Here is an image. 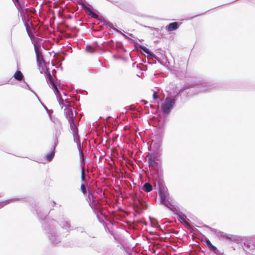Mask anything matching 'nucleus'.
<instances>
[{
  "label": "nucleus",
  "mask_w": 255,
  "mask_h": 255,
  "mask_svg": "<svg viewBox=\"0 0 255 255\" xmlns=\"http://www.w3.org/2000/svg\"><path fill=\"white\" fill-rule=\"evenodd\" d=\"M145 158L147 159L149 167L152 168L155 171H158L160 168V165L157 162V157L148 153Z\"/></svg>",
  "instance_id": "obj_1"
},
{
  "label": "nucleus",
  "mask_w": 255,
  "mask_h": 255,
  "mask_svg": "<svg viewBox=\"0 0 255 255\" xmlns=\"http://www.w3.org/2000/svg\"><path fill=\"white\" fill-rule=\"evenodd\" d=\"M175 102V99H170L169 98H166L165 100L164 103L161 106L163 113L164 114H168L172 108Z\"/></svg>",
  "instance_id": "obj_2"
},
{
  "label": "nucleus",
  "mask_w": 255,
  "mask_h": 255,
  "mask_svg": "<svg viewBox=\"0 0 255 255\" xmlns=\"http://www.w3.org/2000/svg\"><path fill=\"white\" fill-rule=\"evenodd\" d=\"M202 241L203 244L210 250L213 252H215L217 250L216 247L211 244V242L209 241V239H205V240H202Z\"/></svg>",
  "instance_id": "obj_3"
},
{
  "label": "nucleus",
  "mask_w": 255,
  "mask_h": 255,
  "mask_svg": "<svg viewBox=\"0 0 255 255\" xmlns=\"http://www.w3.org/2000/svg\"><path fill=\"white\" fill-rule=\"evenodd\" d=\"M83 8H84L85 11L91 17L95 18H98V15L97 14H96L94 12H93L90 7L84 5Z\"/></svg>",
  "instance_id": "obj_4"
},
{
  "label": "nucleus",
  "mask_w": 255,
  "mask_h": 255,
  "mask_svg": "<svg viewBox=\"0 0 255 255\" xmlns=\"http://www.w3.org/2000/svg\"><path fill=\"white\" fill-rule=\"evenodd\" d=\"M178 23L177 22H173L169 23L166 26V29L168 31H171L176 29L178 27Z\"/></svg>",
  "instance_id": "obj_5"
},
{
  "label": "nucleus",
  "mask_w": 255,
  "mask_h": 255,
  "mask_svg": "<svg viewBox=\"0 0 255 255\" xmlns=\"http://www.w3.org/2000/svg\"><path fill=\"white\" fill-rule=\"evenodd\" d=\"M55 155V149H52L47 154L44 156V159L48 162L51 161Z\"/></svg>",
  "instance_id": "obj_6"
},
{
  "label": "nucleus",
  "mask_w": 255,
  "mask_h": 255,
  "mask_svg": "<svg viewBox=\"0 0 255 255\" xmlns=\"http://www.w3.org/2000/svg\"><path fill=\"white\" fill-rule=\"evenodd\" d=\"M35 51L36 55V59L37 63L39 62H44L43 56L41 53L39 52L36 46H35Z\"/></svg>",
  "instance_id": "obj_7"
},
{
  "label": "nucleus",
  "mask_w": 255,
  "mask_h": 255,
  "mask_svg": "<svg viewBox=\"0 0 255 255\" xmlns=\"http://www.w3.org/2000/svg\"><path fill=\"white\" fill-rule=\"evenodd\" d=\"M66 116L68 119H71L72 121L73 122V109L72 108H67L66 110Z\"/></svg>",
  "instance_id": "obj_8"
},
{
  "label": "nucleus",
  "mask_w": 255,
  "mask_h": 255,
  "mask_svg": "<svg viewBox=\"0 0 255 255\" xmlns=\"http://www.w3.org/2000/svg\"><path fill=\"white\" fill-rule=\"evenodd\" d=\"M14 78L18 81H21L23 78L22 73L20 71H16L13 75Z\"/></svg>",
  "instance_id": "obj_9"
},
{
  "label": "nucleus",
  "mask_w": 255,
  "mask_h": 255,
  "mask_svg": "<svg viewBox=\"0 0 255 255\" xmlns=\"http://www.w3.org/2000/svg\"><path fill=\"white\" fill-rule=\"evenodd\" d=\"M134 204L139 206V208H143L144 205L145 204V203L142 200H140L138 198H136L134 199Z\"/></svg>",
  "instance_id": "obj_10"
},
{
  "label": "nucleus",
  "mask_w": 255,
  "mask_h": 255,
  "mask_svg": "<svg viewBox=\"0 0 255 255\" xmlns=\"http://www.w3.org/2000/svg\"><path fill=\"white\" fill-rule=\"evenodd\" d=\"M143 189L147 192H149L152 190V186L150 183H145L143 186Z\"/></svg>",
  "instance_id": "obj_11"
},
{
  "label": "nucleus",
  "mask_w": 255,
  "mask_h": 255,
  "mask_svg": "<svg viewBox=\"0 0 255 255\" xmlns=\"http://www.w3.org/2000/svg\"><path fill=\"white\" fill-rule=\"evenodd\" d=\"M51 88L54 90L55 94L58 96H60V93L59 90V88L57 87L56 83H52V85L50 86Z\"/></svg>",
  "instance_id": "obj_12"
},
{
  "label": "nucleus",
  "mask_w": 255,
  "mask_h": 255,
  "mask_svg": "<svg viewBox=\"0 0 255 255\" xmlns=\"http://www.w3.org/2000/svg\"><path fill=\"white\" fill-rule=\"evenodd\" d=\"M51 88L54 90L55 94L58 96H60V93L59 90V88L57 87L56 83H52V85L50 86Z\"/></svg>",
  "instance_id": "obj_13"
},
{
  "label": "nucleus",
  "mask_w": 255,
  "mask_h": 255,
  "mask_svg": "<svg viewBox=\"0 0 255 255\" xmlns=\"http://www.w3.org/2000/svg\"><path fill=\"white\" fill-rule=\"evenodd\" d=\"M46 71L47 72L48 80L49 81L51 86L52 85V83H55V82H54L50 72L48 70V69H46Z\"/></svg>",
  "instance_id": "obj_14"
},
{
  "label": "nucleus",
  "mask_w": 255,
  "mask_h": 255,
  "mask_svg": "<svg viewBox=\"0 0 255 255\" xmlns=\"http://www.w3.org/2000/svg\"><path fill=\"white\" fill-rule=\"evenodd\" d=\"M86 50L87 51V52L91 53H94L95 52L94 48L90 46H87L86 48Z\"/></svg>",
  "instance_id": "obj_15"
},
{
  "label": "nucleus",
  "mask_w": 255,
  "mask_h": 255,
  "mask_svg": "<svg viewBox=\"0 0 255 255\" xmlns=\"http://www.w3.org/2000/svg\"><path fill=\"white\" fill-rule=\"evenodd\" d=\"M225 238L228 240H229L231 241H234L235 240V237L234 236H233L232 235H230V234H229V235L226 234Z\"/></svg>",
  "instance_id": "obj_16"
},
{
  "label": "nucleus",
  "mask_w": 255,
  "mask_h": 255,
  "mask_svg": "<svg viewBox=\"0 0 255 255\" xmlns=\"http://www.w3.org/2000/svg\"><path fill=\"white\" fill-rule=\"evenodd\" d=\"M81 189L82 193L85 195L86 193V188L84 184L81 185Z\"/></svg>",
  "instance_id": "obj_17"
},
{
  "label": "nucleus",
  "mask_w": 255,
  "mask_h": 255,
  "mask_svg": "<svg viewBox=\"0 0 255 255\" xmlns=\"http://www.w3.org/2000/svg\"><path fill=\"white\" fill-rule=\"evenodd\" d=\"M180 222L183 224L186 227H190V225L189 223L186 221L185 220L184 218H181Z\"/></svg>",
  "instance_id": "obj_18"
},
{
  "label": "nucleus",
  "mask_w": 255,
  "mask_h": 255,
  "mask_svg": "<svg viewBox=\"0 0 255 255\" xmlns=\"http://www.w3.org/2000/svg\"><path fill=\"white\" fill-rule=\"evenodd\" d=\"M81 178L82 180H84L85 177V170L84 168H83L81 173Z\"/></svg>",
  "instance_id": "obj_19"
},
{
  "label": "nucleus",
  "mask_w": 255,
  "mask_h": 255,
  "mask_svg": "<svg viewBox=\"0 0 255 255\" xmlns=\"http://www.w3.org/2000/svg\"><path fill=\"white\" fill-rule=\"evenodd\" d=\"M153 98L154 100H156L158 98V95H157V92H154L153 94Z\"/></svg>",
  "instance_id": "obj_20"
},
{
  "label": "nucleus",
  "mask_w": 255,
  "mask_h": 255,
  "mask_svg": "<svg viewBox=\"0 0 255 255\" xmlns=\"http://www.w3.org/2000/svg\"><path fill=\"white\" fill-rule=\"evenodd\" d=\"M141 49L143 50V51L144 52H145V53H147V54H149V51L146 48V47H142Z\"/></svg>",
  "instance_id": "obj_21"
},
{
  "label": "nucleus",
  "mask_w": 255,
  "mask_h": 255,
  "mask_svg": "<svg viewBox=\"0 0 255 255\" xmlns=\"http://www.w3.org/2000/svg\"><path fill=\"white\" fill-rule=\"evenodd\" d=\"M38 65L39 67H43V65H44V62H38Z\"/></svg>",
  "instance_id": "obj_22"
},
{
  "label": "nucleus",
  "mask_w": 255,
  "mask_h": 255,
  "mask_svg": "<svg viewBox=\"0 0 255 255\" xmlns=\"http://www.w3.org/2000/svg\"><path fill=\"white\" fill-rule=\"evenodd\" d=\"M220 234L221 237H223V238H225L226 235V234H225L223 232L220 233Z\"/></svg>",
  "instance_id": "obj_23"
},
{
  "label": "nucleus",
  "mask_w": 255,
  "mask_h": 255,
  "mask_svg": "<svg viewBox=\"0 0 255 255\" xmlns=\"http://www.w3.org/2000/svg\"><path fill=\"white\" fill-rule=\"evenodd\" d=\"M162 204H164L165 206H167V203H166V201L164 200H162Z\"/></svg>",
  "instance_id": "obj_24"
},
{
  "label": "nucleus",
  "mask_w": 255,
  "mask_h": 255,
  "mask_svg": "<svg viewBox=\"0 0 255 255\" xmlns=\"http://www.w3.org/2000/svg\"><path fill=\"white\" fill-rule=\"evenodd\" d=\"M16 1V2H17V3L20 6V3H19V1L18 0H15Z\"/></svg>",
  "instance_id": "obj_25"
}]
</instances>
